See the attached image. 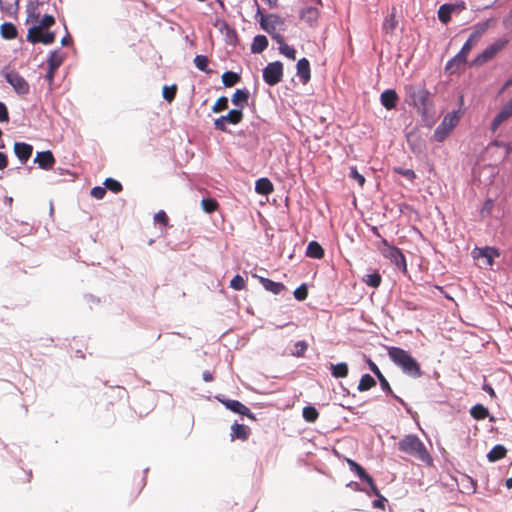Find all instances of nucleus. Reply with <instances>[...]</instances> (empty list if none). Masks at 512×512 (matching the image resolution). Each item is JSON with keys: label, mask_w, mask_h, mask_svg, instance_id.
<instances>
[{"label": "nucleus", "mask_w": 512, "mask_h": 512, "mask_svg": "<svg viewBox=\"0 0 512 512\" xmlns=\"http://www.w3.org/2000/svg\"><path fill=\"white\" fill-rule=\"evenodd\" d=\"M405 102L415 108L423 117L434 107L433 95L425 84L409 83L404 86Z\"/></svg>", "instance_id": "obj_1"}, {"label": "nucleus", "mask_w": 512, "mask_h": 512, "mask_svg": "<svg viewBox=\"0 0 512 512\" xmlns=\"http://www.w3.org/2000/svg\"><path fill=\"white\" fill-rule=\"evenodd\" d=\"M54 22V17L45 12L44 4H28L26 19L28 25L27 32H43L44 29L50 28Z\"/></svg>", "instance_id": "obj_2"}, {"label": "nucleus", "mask_w": 512, "mask_h": 512, "mask_svg": "<svg viewBox=\"0 0 512 512\" xmlns=\"http://www.w3.org/2000/svg\"><path fill=\"white\" fill-rule=\"evenodd\" d=\"M387 352L391 361L399 366L404 373L413 378H419L422 376L419 363L408 351L392 346L388 348Z\"/></svg>", "instance_id": "obj_3"}, {"label": "nucleus", "mask_w": 512, "mask_h": 512, "mask_svg": "<svg viewBox=\"0 0 512 512\" xmlns=\"http://www.w3.org/2000/svg\"><path fill=\"white\" fill-rule=\"evenodd\" d=\"M400 451L413 456L426 465H432V457L426 449L424 443L416 435H406L398 442Z\"/></svg>", "instance_id": "obj_4"}, {"label": "nucleus", "mask_w": 512, "mask_h": 512, "mask_svg": "<svg viewBox=\"0 0 512 512\" xmlns=\"http://www.w3.org/2000/svg\"><path fill=\"white\" fill-rule=\"evenodd\" d=\"M460 119L458 112L453 111L445 115L442 122L435 129L433 137L437 142H443L452 130L456 127Z\"/></svg>", "instance_id": "obj_5"}, {"label": "nucleus", "mask_w": 512, "mask_h": 512, "mask_svg": "<svg viewBox=\"0 0 512 512\" xmlns=\"http://www.w3.org/2000/svg\"><path fill=\"white\" fill-rule=\"evenodd\" d=\"M385 248L381 250L384 257L388 258L403 273H407V263L404 254L395 246L389 245L385 239L382 240Z\"/></svg>", "instance_id": "obj_6"}, {"label": "nucleus", "mask_w": 512, "mask_h": 512, "mask_svg": "<svg viewBox=\"0 0 512 512\" xmlns=\"http://www.w3.org/2000/svg\"><path fill=\"white\" fill-rule=\"evenodd\" d=\"M465 10L466 5L463 1L443 4L438 10V18L442 23H447L454 18H458Z\"/></svg>", "instance_id": "obj_7"}, {"label": "nucleus", "mask_w": 512, "mask_h": 512, "mask_svg": "<svg viewBox=\"0 0 512 512\" xmlns=\"http://www.w3.org/2000/svg\"><path fill=\"white\" fill-rule=\"evenodd\" d=\"M477 35L472 34L466 43L463 45L461 51L453 57L446 65V70L450 71L451 73L455 72L460 66L464 65L466 63V57L469 53L472 45L476 42Z\"/></svg>", "instance_id": "obj_8"}, {"label": "nucleus", "mask_w": 512, "mask_h": 512, "mask_svg": "<svg viewBox=\"0 0 512 512\" xmlns=\"http://www.w3.org/2000/svg\"><path fill=\"white\" fill-rule=\"evenodd\" d=\"M283 77V64L280 61L269 63L263 69V79L270 85L274 86L282 81Z\"/></svg>", "instance_id": "obj_9"}, {"label": "nucleus", "mask_w": 512, "mask_h": 512, "mask_svg": "<svg viewBox=\"0 0 512 512\" xmlns=\"http://www.w3.org/2000/svg\"><path fill=\"white\" fill-rule=\"evenodd\" d=\"M5 79L19 95H26L29 93L30 86L28 82L18 72H7L5 74Z\"/></svg>", "instance_id": "obj_10"}, {"label": "nucleus", "mask_w": 512, "mask_h": 512, "mask_svg": "<svg viewBox=\"0 0 512 512\" xmlns=\"http://www.w3.org/2000/svg\"><path fill=\"white\" fill-rule=\"evenodd\" d=\"M507 40H500V41H497L496 43L492 44L491 46H489L488 48H486L480 55H478V57L475 59V64H483L489 60H491L493 57H495V55L501 51L505 45L507 44Z\"/></svg>", "instance_id": "obj_11"}, {"label": "nucleus", "mask_w": 512, "mask_h": 512, "mask_svg": "<svg viewBox=\"0 0 512 512\" xmlns=\"http://www.w3.org/2000/svg\"><path fill=\"white\" fill-rule=\"evenodd\" d=\"M512 117V97L509 101L501 108L499 113L495 116L491 122L490 129L492 132H496L502 123Z\"/></svg>", "instance_id": "obj_12"}, {"label": "nucleus", "mask_w": 512, "mask_h": 512, "mask_svg": "<svg viewBox=\"0 0 512 512\" xmlns=\"http://www.w3.org/2000/svg\"><path fill=\"white\" fill-rule=\"evenodd\" d=\"M221 402L230 411L240 414V415H243V416H246L251 420H255V415L253 413H251L250 409L247 406H245L244 404H242L240 401L232 400V399H225V400H221Z\"/></svg>", "instance_id": "obj_13"}, {"label": "nucleus", "mask_w": 512, "mask_h": 512, "mask_svg": "<svg viewBox=\"0 0 512 512\" xmlns=\"http://www.w3.org/2000/svg\"><path fill=\"white\" fill-rule=\"evenodd\" d=\"M475 259H485L486 266H492L495 257H499V251L494 247L475 248L472 252Z\"/></svg>", "instance_id": "obj_14"}, {"label": "nucleus", "mask_w": 512, "mask_h": 512, "mask_svg": "<svg viewBox=\"0 0 512 512\" xmlns=\"http://www.w3.org/2000/svg\"><path fill=\"white\" fill-rule=\"evenodd\" d=\"M14 152L18 157L21 163H26L28 159L31 157L33 152V147L30 144L24 142H16L14 144Z\"/></svg>", "instance_id": "obj_15"}, {"label": "nucleus", "mask_w": 512, "mask_h": 512, "mask_svg": "<svg viewBox=\"0 0 512 512\" xmlns=\"http://www.w3.org/2000/svg\"><path fill=\"white\" fill-rule=\"evenodd\" d=\"M280 24V19L275 14L263 15L260 18V27L266 32L275 31Z\"/></svg>", "instance_id": "obj_16"}, {"label": "nucleus", "mask_w": 512, "mask_h": 512, "mask_svg": "<svg viewBox=\"0 0 512 512\" xmlns=\"http://www.w3.org/2000/svg\"><path fill=\"white\" fill-rule=\"evenodd\" d=\"M35 162L38 163L42 169H51L55 163V158L51 151L38 152L35 157Z\"/></svg>", "instance_id": "obj_17"}, {"label": "nucleus", "mask_w": 512, "mask_h": 512, "mask_svg": "<svg viewBox=\"0 0 512 512\" xmlns=\"http://www.w3.org/2000/svg\"><path fill=\"white\" fill-rule=\"evenodd\" d=\"M381 104L388 110L396 107L398 95L395 90L388 89L381 94Z\"/></svg>", "instance_id": "obj_18"}, {"label": "nucleus", "mask_w": 512, "mask_h": 512, "mask_svg": "<svg viewBox=\"0 0 512 512\" xmlns=\"http://www.w3.org/2000/svg\"><path fill=\"white\" fill-rule=\"evenodd\" d=\"M64 59L65 54L63 52L60 50L52 51L47 59L48 69L56 72L63 64Z\"/></svg>", "instance_id": "obj_19"}, {"label": "nucleus", "mask_w": 512, "mask_h": 512, "mask_svg": "<svg viewBox=\"0 0 512 512\" xmlns=\"http://www.w3.org/2000/svg\"><path fill=\"white\" fill-rule=\"evenodd\" d=\"M272 36L273 39L279 44L280 53L292 60H295L296 51L293 47L284 42L282 34H272Z\"/></svg>", "instance_id": "obj_20"}, {"label": "nucleus", "mask_w": 512, "mask_h": 512, "mask_svg": "<svg viewBox=\"0 0 512 512\" xmlns=\"http://www.w3.org/2000/svg\"><path fill=\"white\" fill-rule=\"evenodd\" d=\"M297 75L303 82V84H306L309 82L311 78L310 74V63L306 58H302L297 63Z\"/></svg>", "instance_id": "obj_21"}, {"label": "nucleus", "mask_w": 512, "mask_h": 512, "mask_svg": "<svg viewBox=\"0 0 512 512\" xmlns=\"http://www.w3.org/2000/svg\"><path fill=\"white\" fill-rule=\"evenodd\" d=\"M250 93L247 89H237L232 96V103L239 109H243L247 104Z\"/></svg>", "instance_id": "obj_22"}, {"label": "nucleus", "mask_w": 512, "mask_h": 512, "mask_svg": "<svg viewBox=\"0 0 512 512\" xmlns=\"http://www.w3.org/2000/svg\"><path fill=\"white\" fill-rule=\"evenodd\" d=\"M231 440L239 439L241 441H246L249 437V429L243 424L234 423L231 426Z\"/></svg>", "instance_id": "obj_23"}, {"label": "nucleus", "mask_w": 512, "mask_h": 512, "mask_svg": "<svg viewBox=\"0 0 512 512\" xmlns=\"http://www.w3.org/2000/svg\"><path fill=\"white\" fill-rule=\"evenodd\" d=\"M259 281L267 291L272 292L273 294H280L286 289L283 283L275 282L268 278L259 277Z\"/></svg>", "instance_id": "obj_24"}, {"label": "nucleus", "mask_w": 512, "mask_h": 512, "mask_svg": "<svg viewBox=\"0 0 512 512\" xmlns=\"http://www.w3.org/2000/svg\"><path fill=\"white\" fill-rule=\"evenodd\" d=\"M255 190L258 194L268 195L273 192L274 187L268 178H260L256 181Z\"/></svg>", "instance_id": "obj_25"}, {"label": "nucleus", "mask_w": 512, "mask_h": 512, "mask_svg": "<svg viewBox=\"0 0 512 512\" xmlns=\"http://www.w3.org/2000/svg\"><path fill=\"white\" fill-rule=\"evenodd\" d=\"M306 255L310 258L321 259L324 257V249L318 242L311 241L307 246Z\"/></svg>", "instance_id": "obj_26"}, {"label": "nucleus", "mask_w": 512, "mask_h": 512, "mask_svg": "<svg viewBox=\"0 0 512 512\" xmlns=\"http://www.w3.org/2000/svg\"><path fill=\"white\" fill-rule=\"evenodd\" d=\"M368 364H369L370 370L378 378L382 389L391 393L392 390H391L390 384L387 381V379L384 377V375L381 373V371L379 370L378 366L373 361H371V360L368 361Z\"/></svg>", "instance_id": "obj_27"}, {"label": "nucleus", "mask_w": 512, "mask_h": 512, "mask_svg": "<svg viewBox=\"0 0 512 512\" xmlns=\"http://www.w3.org/2000/svg\"><path fill=\"white\" fill-rule=\"evenodd\" d=\"M19 0H0V9L9 16L17 13Z\"/></svg>", "instance_id": "obj_28"}, {"label": "nucleus", "mask_w": 512, "mask_h": 512, "mask_svg": "<svg viewBox=\"0 0 512 512\" xmlns=\"http://www.w3.org/2000/svg\"><path fill=\"white\" fill-rule=\"evenodd\" d=\"M507 454V449L503 445H495L487 454V459L490 462H496L503 459Z\"/></svg>", "instance_id": "obj_29"}, {"label": "nucleus", "mask_w": 512, "mask_h": 512, "mask_svg": "<svg viewBox=\"0 0 512 512\" xmlns=\"http://www.w3.org/2000/svg\"><path fill=\"white\" fill-rule=\"evenodd\" d=\"M268 46V40L265 35L257 34L251 45L252 53H261Z\"/></svg>", "instance_id": "obj_30"}, {"label": "nucleus", "mask_w": 512, "mask_h": 512, "mask_svg": "<svg viewBox=\"0 0 512 512\" xmlns=\"http://www.w3.org/2000/svg\"><path fill=\"white\" fill-rule=\"evenodd\" d=\"M300 18L309 24H312L318 18V10L313 6H307L300 12Z\"/></svg>", "instance_id": "obj_31"}, {"label": "nucleus", "mask_w": 512, "mask_h": 512, "mask_svg": "<svg viewBox=\"0 0 512 512\" xmlns=\"http://www.w3.org/2000/svg\"><path fill=\"white\" fill-rule=\"evenodd\" d=\"M26 39L31 43L51 44L55 40V34H27Z\"/></svg>", "instance_id": "obj_32"}, {"label": "nucleus", "mask_w": 512, "mask_h": 512, "mask_svg": "<svg viewBox=\"0 0 512 512\" xmlns=\"http://www.w3.org/2000/svg\"><path fill=\"white\" fill-rule=\"evenodd\" d=\"M331 373L335 378H344L348 375V365L344 362L331 364Z\"/></svg>", "instance_id": "obj_33"}, {"label": "nucleus", "mask_w": 512, "mask_h": 512, "mask_svg": "<svg viewBox=\"0 0 512 512\" xmlns=\"http://www.w3.org/2000/svg\"><path fill=\"white\" fill-rule=\"evenodd\" d=\"M470 414L476 420H483L489 415V411L482 404H476L470 409Z\"/></svg>", "instance_id": "obj_34"}, {"label": "nucleus", "mask_w": 512, "mask_h": 512, "mask_svg": "<svg viewBox=\"0 0 512 512\" xmlns=\"http://www.w3.org/2000/svg\"><path fill=\"white\" fill-rule=\"evenodd\" d=\"M241 80V77L232 71L224 72L222 75V82L225 87H232Z\"/></svg>", "instance_id": "obj_35"}, {"label": "nucleus", "mask_w": 512, "mask_h": 512, "mask_svg": "<svg viewBox=\"0 0 512 512\" xmlns=\"http://www.w3.org/2000/svg\"><path fill=\"white\" fill-rule=\"evenodd\" d=\"M302 415L305 421L314 423L319 417V412L314 406H305L303 408Z\"/></svg>", "instance_id": "obj_36"}, {"label": "nucleus", "mask_w": 512, "mask_h": 512, "mask_svg": "<svg viewBox=\"0 0 512 512\" xmlns=\"http://www.w3.org/2000/svg\"><path fill=\"white\" fill-rule=\"evenodd\" d=\"M224 119L230 124L236 125L240 123L243 119L242 109H233L228 112L227 115L224 116Z\"/></svg>", "instance_id": "obj_37"}, {"label": "nucleus", "mask_w": 512, "mask_h": 512, "mask_svg": "<svg viewBox=\"0 0 512 512\" xmlns=\"http://www.w3.org/2000/svg\"><path fill=\"white\" fill-rule=\"evenodd\" d=\"M375 385H376V381L374 380V378L369 374H365L361 377V379L359 381L358 390L359 391H367V390L371 389L372 387H374Z\"/></svg>", "instance_id": "obj_38"}, {"label": "nucleus", "mask_w": 512, "mask_h": 512, "mask_svg": "<svg viewBox=\"0 0 512 512\" xmlns=\"http://www.w3.org/2000/svg\"><path fill=\"white\" fill-rule=\"evenodd\" d=\"M382 281V277L378 272L367 274L363 277V282L373 288H377L380 286Z\"/></svg>", "instance_id": "obj_39"}, {"label": "nucleus", "mask_w": 512, "mask_h": 512, "mask_svg": "<svg viewBox=\"0 0 512 512\" xmlns=\"http://www.w3.org/2000/svg\"><path fill=\"white\" fill-rule=\"evenodd\" d=\"M201 207L206 213H213L218 210L219 204L215 199L205 198L201 201Z\"/></svg>", "instance_id": "obj_40"}, {"label": "nucleus", "mask_w": 512, "mask_h": 512, "mask_svg": "<svg viewBox=\"0 0 512 512\" xmlns=\"http://www.w3.org/2000/svg\"><path fill=\"white\" fill-rule=\"evenodd\" d=\"M177 90L178 88L176 84H173L171 86H164L162 90L163 98L169 103H171L175 99Z\"/></svg>", "instance_id": "obj_41"}, {"label": "nucleus", "mask_w": 512, "mask_h": 512, "mask_svg": "<svg viewBox=\"0 0 512 512\" xmlns=\"http://www.w3.org/2000/svg\"><path fill=\"white\" fill-rule=\"evenodd\" d=\"M195 66L203 72L210 73L211 71L208 69V58L204 55H197L194 58Z\"/></svg>", "instance_id": "obj_42"}, {"label": "nucleus", "mask_w": 512, "mask_h": 512, "mask_svg": "<svg viewBox=\"0 0 512 512\" xmlns=\"http://www.w3.org/2000/svg\"><path fill=\"white\" fill-rule=\"evenodd\" d=\"M228 108V98L225 96L219 97L214 105L212 106V111L214 113H219Z\"/></svg>", "instance_id": "obj_43"}, {"label": "nucleus", "mask_w": 512, "mask_h": 512, "mask_svg": "<svg viewBox=\"0 0 512 512\" xmlns=\"http://www.w3.org/2000/svg\"><path fill=\"white\" fill-rule=\"evenodd\" d=\"M104 185L106 189H109L114 193H119L123 189L122 184L113 178H107L104 182Z\"/></svg>", "instance_id": "obj_44"}, {"label": "nucleus", "mask_w": 512, "mask_h": 512, "mask_svg": "<svg viewBox=\"0 0 512 512\" xmlns=\"http://www.w3.org/2000/svg\"><path fill=\"white\" fill-rule=\"evenodd\" d=\"M393 172L405 177L409 181H414L416 178V174L412 169H405L402 167H394Z\"/></svg>", "instance_id": "obj_45"}, {"label": "nucleus", "mask_w": 512, "mask_h": 512, "mask_svg": "<svg viewBox=\"0 0 512 512\" xmlns=\"http://www.w3.org/2000/svg\"><path fill=\"white\" fill-rule=\"evenodd\" d=\"M230 287L234 290H243L246 287L244 278L241 275H236L230 281Z\"/></svg>", "instance_id": "obj_46"}, {"label": "nucleus", "mask_w": 512, "mask_h": 512, "mask_svg": "<svg viewBox=\"0 0 512 512\" xmlns=\"http://www.w3.org/2000/svg\"><path fill=\"white\" fill-rule=\"evenodd\" d=\"M352 471L360 478V480L365 482H372V477L365 471V469L357 463V465L352 469Z\"/></svg>", "instance_id": "obj_47"}, {"label": "nucleus", "mask_w": 512, "mask_h": 512, "mask_svg": "<svg viewBox=\"0 0 512 512\" xmlns=\"http://www.w3.org/2000/svg\"><path fill=\"white\" fill-rule=\"evenodd\" d=\"M307 296H308V289L305 284H302L301 286L296 288L294 291V297L298 301H304L307 298Z\"/></svg>", "instance_id": "obj_48"}, {"label": "nucleus", "mask_w": 512, "mask_h": 512, "mask_svg": "<svg viewBox=\"0 0 512 512\" xmlns=\"http://www.w3.org/2000/svg\"><path fill=\"white\" fill-rule=\"evenodd\" d=\"M349 176L351 178H353L354 180H356L360 187L364 186V184L366 182L365 177L358 172L356 167H354V166L350 167V174H349Z\"/></svg>", "instance_id": "obj_49"}, {"label": "nucleus", "mask_w": 512, "mask_h": 512, "mask_svg": "<svg viewBox=\"0 0 512 512\" xmlns=\"http://www.w3.org/2000/svg\"><path fill=\"white\" fill-rule=\"evenodd\" d=\"M294 346L295 351L293 352V355L298 357L303 356L308 348V345L305 341H297Z\"/></svg>", "instance_id": "obj_50"}, {"label": "nucleus", "mask_w": 512, "mask_h": 512, "mask_svg": "<svg viewBox=\"0 0 512 512\" xmlns=\"http://www.w3.org/2000/svg\"><path fill=\"white\" fill-rule=\"evenodd\" d=\"M479 29L483 32L485 30L495 29L496 28V20L493 18L487 19L479 24Z\"/></svg>", "instance_id": "obj_51"}, {"label": "nucleus", "mask_w": 512, "mask_h": 512, "mask_svg": "<svg viewBox=\"0 0 512 512\" xmlns=\"http://www.w3.org/2000/svg\"><path fill=\"white\" fill-rule=\"evenodd\" d=\"M154 220H155V222L161 223L164 226H167L168 222H169V218H168L167 214L165 213V211H163V210H161L155 214Z\"/></svg>", "instance_id": "obj_52"}, {"label": "nucleus", "mask_w": 512, "mask_h": 512, "mask_svg": "<svg viewBox=\"0 0 512 512\" xmlns=\"http://www.w3.org/2000/svg\"><path fill=\"white\" fill-rule=\"evenodd\" d=\"M106 194V188L96 186L92 188L91 195L96 199H102Z\"/></svg>", "instance_id": "obj_53"}, {"label": "nucleus", "mask_w": 512, "mask_h": 512, "mask_svg": "<svg viewBox=\"0 0 512 512\" xmlns=\"http://www.w3.org/2000/svg\"><path fill=\"white\" fill-rule=\"evenodd\" d=\"M226 123H227V121H226V119H224V116H221V117L215 119L214 126L217 130L225 132L227 130Z\"/></svg>", "instance_id": "obj_54"}, {"label": "nucleus", "mask_w": 512, "mask_h": 512, "mask_svg": "<svg viewBox=\"0 0 512 512\" xmlns=\"http://www.w3.org/2000/svg\"><path fill=\"white\" fill-rule=\"evenodd\" d=\"M9 114L6 105L0 102V122H8Z\"/></svg>", "instance_id": "obj_55"}, {"label": "nucleus", "mask_w": 512, "mask_h": 512, "mask_svg": "<svg viewBox=\"0 0 512 512\" xmlns=\"http://www.w3.org/2000/svg\"><path fill=\"white\" fill-rule=\"evenodd\" d=\"M0 32H17V30L12 23L4 22L0 26Z\"/></svg>", "instance_id": "obj_56"}, {"label": "nucleus", "mask_w": 512, "mask_h": 512, "mask_svg": "<svg viewBox=\"0 0 512 512\" xmlns=\"http://www.w3.org/2000/svg\"><path fill=\"white\" fill-rule=\"evenodd\" d=\"M386 501V498L381 494L380 496H378L376 500L373 501V506L375 508H380L384 510Z\"/></svg>", "instance_id": "obj_57"}, {"label": "nucleus", "mask_w": 512, "mask_h": 512, "mask_svg": "<svg viewBox=\"0 0 512 512\" xmlns=\"http://www.w3.org/2000/svg\"><path fill=\"white\" fill-rule=\"evenodd\" d=\"M54 75H55V71H52V70H49V69H48V71H47V73L45 75V79L48 82L50 88H52V85H53V82H54Z\"/></svg>", "instance_id": "obj_58"}, {"label": "nucleus", "mask_w": 512, "mask_h": 512, "mask_svg": "<svg viewBox=\"0 0 512 512\" xmlns=\"http://www.w3.org/2000/svg\"><path fill=\"white\" fill-rule=\"evenodd\" d=\"M8 165V159H7V156L3 153V152H0V169H5Z\"/></svg>", "instance_id": "obj_59"}, {"label": "nucleus", "mask_w": 512, "mask_h": 512, "mask_svg": "<svg viewBox=\"0 0 512 512\" xmlns=\"http://www.w3.org/2000/svg\"><path fill=\"white\" fill-rule=\"evenodd\" d=\"M369 486H370V489L372 491V493L375 495V496H380L381 493L379 491V489L377 488V486L375 485L374 483V480L372 479V482H366Z\"/></svg>", "instance_id": "obj_60"}, {"label": "nucleus", "mask_w": 512, "mask_h": 512, "mask_svg": "<svg viewBox=\"0 0 512 512\" xmlns=\"http://www.w3.org/2000/svg\"><path fill=\"white\" fill-rule=\"evenodd\" d=\"M504 25L508 29L512 26V9L509 14L504 18Z\"/></svg>", "instance_id": "obj_61"}, {"label": "nucleus", "mask_w": 512, "mask_h": 512, "mask_svg": "<svg viewBox=\"0 0 512 512\" xmlns=\"http://www.w3.org/2000/svg\"><path fill=\"white\" fill-rule=\"evenodd\" d=\"M482 389L487 392L490 396L495 397V391L489 384H484Z\"/></svg>", "instance_id": "obj_62"}, {"label": "nucleus", "mask_w": 512, "mask_h": 512, "mask_svg": "<svg viewBox=\"0 0 512 512\" xmlns=\"http://www.w3.org/2000/svg\"><path fill=\"white\" fill-rule=\"evenodd\" d=\"M203 380L205 382H211L213 380V375L211 372L209 371H204L203 372Z\"/></svg>", "instance_id": "obj_63"}, {"label": "nucleus", "mask_w": 512, "mask_h": 512, "mask_svg": "<svg viewBox=\"0 0 512 512\" xmlns=\"http://www.w3.org/2000/svg\"><path fill=\"white\" fill-rule=\"evenodd\" d=\"M61 43L63 45H69L72 43V37L71 34H65V36L62 38Z\"/></svg>", "instance_id": "obj_64"}]
</instances>
